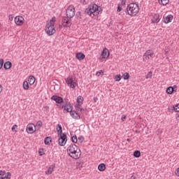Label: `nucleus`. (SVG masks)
I'll use <instances>...</instances> for the list:
<instances>
[{
  "instance_id": "1",
  "label": "nucleus",
  "mask_w": 179,
  "mask_h": 179,
  "mask_svg": "<svg viewBox=\"0 0 179 179\" xmlns=\"http://www.w3.org/2000/svg\"><path fill=\"white\" fill-rule=\"evenodd\" d=\"M100 12H101V8L96 3L88 6V8L85 9V13L88 14L89 16H91V17H93V16H98Z\"/></svg>"
},
{
  "instance_id": "2",
  "label": "nucleus",
  "mask_w": 179,
  "mask_h": 179,
  "mask_svg": "<svg viewBox=\"0 0 179 179\" xmlns=\"http://www.w3.org/2000/svg\"><path fill=\"white\" fill-rule=\"evenodd\" d=\"M61 108H64V114H66V113H70L72 118L74 120H80V115H79V113H78L76 111L72 110L73 106L71 105V103H66L65 106H62Z\"/></svg>"
},
{
  "instance_id": "3",
  "label": "nucleus",
  "mask_w": 179,
  "mask_h": 179,
  "mask_svg": "<svg viewBox=\"0 0 179 179\" xmlns=\"http://www.w3.org/2000/svg\"><path fill=\"white\" fill-rule=\"evenodd\" d=\"M127 12L129 16H135L139 12V6L136 3H131L127 6Z\"/></svg>"
},
{
  "instance_id": "4",
  "label": "nucleus",
  "mask_w": 179,
  "mask_h": 179,
  "mask_svg": "<svg viewBox=\"0 0 179 179\" xmlns=\"http://www.w3.org/2000/svg\"><path fill=\"white\" fill-rule=\"evenodd\" d=\"M54 24H55V17H52L50 22H48L45 26V31L48 36H52L55 34V28H54Z\"/></svg>"
},
{
  "instance_id": "5",
  "label": "nucleus",
  "mask_w": 179,
  "mask_h": 179,
  "mask_svg": "<svg viewBox=\"0 0 179 179\" xmlns=\"http://www.w3.org/2000/svg\"><path fill=\"white\" fill-rule=\"evenodd\" d=\"M51 100H53V101H55L57 104H62L63 103L62 106H66V103H71V102L68 101V100L62 99V97L57 96V95H53L51 97Z\"/></svg>"
},
{
  "instance_id": "6",
  "label": "nucleus",
  "mask_w": 179,
  "mask_h": 179,
  "mask_svg": "<svg viewBox=\"0 0 179 179\" xmlns=\"http://www.w3.org/2000/svg\"><path fill=\"white\" fill-rule=\"evenodd\" d=\"M66 15L68 19H72L75 16V7L73 6H69L66 10Z\"/></svg>"
},
{
  "instance_id": "7",
  "label": "nucleus",
  "mask_w": 179,
  "mask_h": 179,
  "mask_svg": "<svg viewBox=\"0 0 179 179\" xmlns=\"http://www.w3.org/2000/svg\"><path fill=\"white\" fill-rule=\"evenodd\" d=\"M70 157H72V159H78L80 157L82 152H80V149L77 148L74 150L73 151H71V152L68 154Z\"/></svg>"
},
{
  "instance_id": "8",
  "label": "nucleus",
  "mask_w": 179,
  "mask_h": 179,
  "mask_svg": "<svg viewBox=\"0 0 179 179\" xmlns=\"http://www.w3.org/2000/svg\"><path fill=\"white\" fill-rule=\"evenodd\" d=\"M66 83L67 84V86L71 87V89H75L76 86H78V84L76 82L73 81V78L69 76L67 78H65Z\"/></svg>"
},
{
  "instance_id": "9",
  "label": "nucleus",
  "mask_w": 179,
  "mask_h": 179,
  "mask_svg": "<svg viewBox=\"0 0 179 179\" xmlns=\"http://www.w3.org/2000/svg\"><path fill=\"white\" fill-rule=\"evenodd\" d=\"M154 55L155 54L153 53V51L151 50H148L143 55V61H148L149 59H152Z\"/></svg>"
},
{
  "instance_id": "10",
  "label": "nucleus",
  "mask_w": 179,
  "mask_h": 179,
  "mask_svg": "<svg viewBox=\"0 0 179 179\" xmlns=\"http://www.w3.org/2000/svg\"><path fill=\"white\" fill-rule=\"evenodd\" d=\"M68 139L66 138V134L63 133L62 135L59 136L58 139L59 146H65L66 145Z\"/></svg>"
},
{
  "instance_id": "11",
  "label": "nucleus",
  "mask_w": 179,
  "mask_h": 179,
  "mask_svg": "<svg viewBox=\"0 0 179 179\" xmlns=\"http://www.w3.org/2000/svg\"><path fill=\"white\" fill-rule=\"evenodd\" d=\"M62 24L64 27H71L72 22L69 18L64 17L62 20Z\"/></svg>"
},
{
  "instance_id": "12",
  "label": "nucleus",
  "mask_w": 179,
  "mask_h": 179,
  "mask_svg": "<svg viewBox=\"0 0 179 179\" xmlns=\"http://www.w3.org/2000/svg\"><path fill=\"white\" fill-rule=\"evenodd\" d=\"M0 179H10V172L0 171Z\"/></svg>"
},
{
  "instance_id": "13",
  "label": "nucleus",
  "mask_w": 179,
  "mask_h": 179,
  "mask_svg": "<svg viewBox=\"0 0 179 179\" xmlns=\"http://www.w3.org/2000/svg\"><path fill=\"white\" fill-rule=\"evenodd\" d=\"M24 22V18L22 16H17L15 17V23L17 26H22V24Z\"/></svg>"
},
{
  "instance_id": "14",
  "label": "nucleus",
  "mask_w": 179,
  "mask_h": 179,
  "mask_svg": "<svg viewBox=\"0 0 179 179\" xmlns=\"http://www.w3.org/2000/svg\"><path fill=\"white\" fill-rule=\"evenodd\" d=\"M27 132L28 134H34V132H36V129H34V124H29L27 126Z\"/></svg>"
},
{
  "instance_id": "15",
  "label": "nucleus",
  "mask_w": 179,
  "mask_h": 179,
  "mask_svg": "<svg viewBox=\"0 0 179 179\" xmlns=\"http://www.w3.org/2000/svg\"><path fill=\"white\" fill-rule=\"evenodd\" d=\"M177 91V85H174L173 87H169L166 89V93L168 94H173V93H174V92Z\"/></svg>"
},
{
  "instance_id": "16",
  "label": "nucleus",
  "mask_w": 179,
  "mask_h": 179,
  "mask_svg": "<svg viewBox=\"0 0 179 179\" xmlns=\"http://www.w3.org/2000/svg\"><path fill=\"white\" fill-rule=\"evenodd\" d=\"M78 145H76V144H71L68 148H67V153L69 155V153L72 152L73 151L76 150V149H78Z\"/></svg>"
},
{
  "instance_id": "17",
  "label": "nucleus",
  "mask_w": 179,
  "mask_h": 179,
  "mask_svg": "<svg viewBox=\"0 0 179 179\" xmlns=\"http://www.w3.org/2000/svg\"><path fill=\"white\" fill-rule=\"evenodd\" d=\"M101 55L103 59L108 58V57H110V52L108 51V49L105 48L103 50Z\"/></svg>"
},
{
  "instance_id": "18",
  "label": "nucleus",
  "mask_w": 179,
  "mask_h": 179,
  "mask_svg": "<svg viewBox=\"0 0 179 179\" xmlns=\"http://www.w3.org/2000/svg\"><path fill=\"white\" fill-rule=\"evenodd\" d=\"M160 15L159 14H155L152 17V23H159L160 22Z\"/></svg>"
},
{
  "instance_id": "19",
  "label": "nucleus",
  "mask_w": 179,
  "mask_h": 179,
  "mask_svg": "<svg viewBox=\"0 0 179 179\" xmlns=\"http://www.w3.org/2000/svg\"><path fill=\"white\" fill-rule=\"evenodd\" d=\"M173 15H169L166 17H164V23H171V20H173Z\"/></svg>"
},
{
  "instance_id": "20",
  "label": "nucleus",
  "mask_w": 179,
  "mask_h": 179,
  "mask_svg": "<svg viewBox=\"0 0 179 179\" xmlns=\"http://www.w3.org/2000/svg\"><path fill=\"white\" fill-rule=\"evenodd\" d=\"M76 57L77 58V59H78V61H82L84 58L86 57V56L82 52H78L76 55Z\"/></svg>"
},
{
  "instance_id": "21",
  "label": "nucleus",
  "mask_w": 179,
  "mask_h": 179,
  "mask_svg": "<svg viewBox=\"0 0 179 179\" xmlns=\"http://www.w3.org/2000/svg\"><path fill=\"white\" fill-rule=\"evenodd\" d=\"M34 82H36V78L33 76H30L28 79V83L30 85H34Z\"/></svg>"
},
{
  "instance_id": "22",
  "label": "nucleus",
  "mask_w": 179,
  "mask_h": 179,
  "mask_svg": "<svg viewBox=\"0 0 179 179\" xmlns=\"http://www.w3.org/2000/svg\"><path fill=\"white\" fill-rule=\"evenodd\" d=\"M4 69H10L12 68V63L10 62H6L3 64Z\"/></svg>"
},
{
  "instance_id": "23",
  "label": "nucleus",
  "mask_w": 179,
  "mask_h": 179,
  "mask_svg": "<svg viewBox=\"0 0 179 179\" xmlns=\"http://www.w3.org/2000/svg\"><path fill=\"white\" fill-rule=\"evenodd\" d=\"M76 167L78 170H82V169L83 167V162H82V161L77 162L76 164Z\"/></svg>"
},
{
  "instance_id": "24",
  "label": "nucleus",
  "mask_w": 179,
  "mask_h": 179,
  "mask_svg": "<svg viewBox=\"0 0 179 179\" xmlns=\"http://www.w3.org/2000/svg\"><path fill=\"white\" fill-rule=\"evenodd\" d=\"M158 2L160 5L166 6V5H168V3L170 2V0H158Z\"/></svg>"
},
{
  "instance_id": "25",
  "label": "nucleus",
  "mask_w": 179,
  "mask_h": 179,
  "mask_svg": "<svg viewBox=\"0 0 179 179\" xmlns=\"http://www.w3.org/2000/svg\"><path fill=\"white\" fill-rule=\"evenodd\" d=\"M57 130L59 136L62 135V134H64L62 133V126L59 124H57Z\"/></svg>"
},
{
  "instance_id": "26",
  "label": "nucleus",
  "mask_w": 179,
  "mask_h": 179,
  "mask_svg": "<svg viewBox=\"0 0 179 179\" xmlns=\"http://www.w3.org/2000/svg\"><path fill=\"white\" fill-rule=\"evenodd\" d=\"M98 170L99 171H104V170H106V164H100L99 166H98Z\"/></svg>"
},
{
  "instance_id": "27",
  "label": "nucleus",
  "mask_w": 179,
  "mask_h": 179,
  "mask_svg": "<svg viewBox=\"0 0 179 179\" xmlns=\"http://www.w3.org/2000/svg\"><path fill=\"white\" fill-rule=\"evenodd\" d=\"M52 171H54V166H50L48 169L45 171V174H52Z\"/></svg>"
},
{
  "instance_id": "28",
  "label": "nucleus",
  "mask_w": 179,
  "mask_h": 179,
  "mask_svg": "<svg viewBox=\"0 0 179 179\" xmlns=\"http://www.w3.org/2000/svg\"><path fill=\"white\" fill-rule=\"evenodd\" d=\"M50 142H52L51 137L48 136V137L45 138V139H44L45 145H50Z\"/></svg>"
},
{
  "instance_id": "29",
  "label": "nucleus",
  "mask_w": 179,
  "mask_h": 179,
  "mask_svg": "<svg viewBox=\"0 0 179 179\" xmlns=\"http://www.w3.org/2000/svg\"><path fill=\"white\" fill-rule=\"evenodd\" d=\"M22 86H23L24 90H29V82L24 81Z\"/></svg>"
},
{
  "instance_id": "30",
  "label": "nucleus",
  "mask_w": 179,
  "mask_h": 179,
  "mask_svg": "<svg viewBox=\"0 0 179 179\" xmlns=\"http://www.w3.org/2000/svg\"><path fill=\"white\" fill-rule=\"evenodd\" d=\"M134 157H136V158L141 157V151H139V150L134 151Z\"/></svg>"
},
{
  "instance_id": "31",
  "label": "nucleus",
  "mask_w": 179,
  "mask_h": 179,
  "mask_svg": "<svg viewBox=\"0 0 179 179\" xmlns=\"http://www.w3.org/2000/svg\"><path fill=\"white\" fill-rule=\"evenodd\" d=\"M123 79L124 80H128L129 79V73L126 72L123 74Z\"/></svg>"
},
{
  "instance_id": "32",
  "label": "nucleus",
  "mask_w": 179,
  "mask_h": 179,
  "mask_svg": "<svg viewBox=\"0 0 179 179\" xmlns=\"http://www.w3.org/2000/svg\"><path fill=\"white\" fill-rule=\"evenodd\" d=\"M122 78V76H121L120 74H117L115 76V82H120V80H121Z\"/></svg>"
},
{
  "instance_id": "33",
  "label": "nucleus",
  "mask_w": 179,
  "mask_h": 179,
  "mask_svg": "<svg viewBox=\"0 0 179 179\" xmlns=\"http://www.w3.org/2000/svg\"><path fill=\"white\" fill-rule=\"evenodd\" d=\"M83 96H78V97H77V103H78V104H80V103H83Z\"/></svg>"
},
{
  "instance_id": "34",
  "label": "nucleus",
  "mask_w": 179,
  "mask_h": 179,
  "mask_svg": "<svg viewBox=\"0 0 179 179\" xmlns=\"http://www.w3.org/2000/svg\"><path fill=\"white\" fill-rule=\"evenodd\" d=\"M71 142H73V143H78V137L76 136V135H74L71 137Z\"/></svg>"
},
{
  "instance_id": "35",
  "label": "nucleus",
  "mask_w": 179,
  "mask_h": 179,
  "mask_svg": "<svg viewBox=\"0 0 179 179\" xmlns=\"http://www.w3.org/2000/svg\"><path fill=\"white\" fill-rule=\"evenodd\" d=\"M152 75H153V73L152 71H149L146 75L145 78L150 79V78H152Z\"/></svg>"
},
{
  "instance_id": "36",
  "label": "nucleus",
  "mask_w": 179,
  "mask_h": 179,
  "mask_svg": "<svg viewBox=\"0 0 179 179\" xmlns=\"http://www.w3.org/2000/svg\"><path fill=\"white\" fill-rule=\"evenodd\" d=\"M173 110L176 113L179 112V104H176L175 106H173Z\"/></svg>"
},
{
  "instance_id": "37",
  "label": "nucleus",
  "mask_w": 179,
  "mask_h": 179,
  "mask_svg": "<svg viewBox=\"0 0 179 179\" xmlns=\"http://www.w3.org/2000/svg\"><path fill=\"white\" fill-rule=\"evenodd\" d=\"M78 142L80 143H82L83 142V141H85V137H83V136H80L78 138Z\"/></svg>"
},
{
  "instance_id": "38",
  "label": "nucleus",
  "mask_w": 179,
  "mask_h": 179,
  "mask_svg": "<svg viewBox=\"0 0 179 179\" xmlns=\"http://www.w3.org/2000/svg\"><path fill=\"white\" fill-rule=\"evenodd\" d=\"M36 125L37 127H39V128H41V127H43V122H41V120L38 121Z\"/></svg>"
},
{
  "instance_id": "39",
  "label": "nucleus",
  "mask_w": 179,
  "mask_h": 179,
  "mask_svg": "<svg viewBox=\"0 0 179 179\" xmlns=\"http://www.w3.org/2000/svg\"><path fill=\"white\" fill-rule=\"evenodd\" d=\"M75 107H76V110L77 111H79V110H80V103H77V104L75 106Z\"/></svg>"
},
{
  "instance_id": "40",
  "label": "nucleus",
  "mask_w": 179,
  "mask_h": 179,
  "mask_svg": "<svg viewBox=\"0 0 179 179\" xmlns=\"http://www.w3.org/2000/svg\"><path fill=\"white\" fill-rule=\"evenodd\" d=\"M104 72L103 71H97L96 73V76H100V75H103Z\"/></svg>"
},
{
  "instance_id": "41",
  "label": "nucleus",
  "mask_w": 179,
  "mask_h": 179,
  "mask_svg": "<svg viewBox=\"0 0 179 179\" xmlns=\"http://www.w3.org/2000/svg\"><path fill=\"white\" fill-rule=\"evenodd\" d=\"M16 128H17V124H14V125L12 127V131H13V132H17Z\"/></svg>"
},
{
  "instance_id": "42",
  "label": "nucleus",
  "mask_w": 179,
  "mask_h": 179,
  "mask_svg": "<svg viewBox=\"0 0 179 179\" xmlns=\"http://www.w3.org/2000/svg\"><path fill=\"white\" fill-rule=\"evenodd\" d=\"M2 66H3V60L0 59V69H2Z\"/></svg>"
},
{
  "instance_id": "43",
  "label": "nucleus",
  "mask_w": 179,
  "mask_h": 179,
  "mask_svg": "<svg viewBox=\"0 0 179 179\" xmlns=\"http://www.w3.org/2000/svg\"><path fill=\"white\" fill-rule=\"evenodd\" d=\"M80 3H83V5H87V0H80Z\"/></svg>"
},
{
  "instance_id": "44",
  "label": "nucleus",
  "mask_w": 179,
  "mask_h": 179,
  "mask_svg": "<svg viewBox=\"0 0 179 179\" xmlns=\"http://www.w3.org/2000/svg\"><path fill=\"white\" fill-rule=\"evenodd\" d=\"M121 120L124 122V121H125V120H127V116L125 115H122Z\"/></svg>"
},
{
  "instance_id": "45",
  "label": "nucleus",
  "mask_w": 179,
  "mask_h": 179,
  "mask_svg": "<svg viewBox=\"0 0 179 179\" xmlns=\"http://www.w3.org/2000/svg\"><path fill=\"white\" fill-rule=\"evenodd\" d=\"M126 2H127V0H122V1H121L122 6H124V5H125Z\"/></svg>"
},
{
  "instance_id": "46",
  "label": "nucleus",
  "mask_w": 179,
  "mask_h": 179,
  "mask_svg": "<svg viewBox=\"0 0 179 179\" xmlns=\"http://www.w3.org/2000/svg\"><path fill=\"white\" fill-rule=\"evenodd\" d=\"M175 174H176V176H177L178 177H179V168H178V169H176V172H175Z\"/></svg>"
},
{
  "instance_id": "47",
  "label": "nucleus",
  "mask_w": 179,
  "mask_h": 179,
  "mask_svg": "<svg viewBox=\"0 0 179 179\" xmlns=\"http://www.w3.org/2000/svg\"><path fill=\"white\" fill-rule=\"evenodd\" d=\"M38 153H39V156H43V155H44V152H43V150H40Z\"/></svg>"
},
{
  "instance_id": "48",
  "label": "nucleus",
  "mask_w": 179,
  "mask_h": 179,
  "mask_svg": "<svg viewBox=\"0 0 179 179\" xmlns=\"http://www.w3.org/2000/svg\"><path fill=\"white\" fill-rule=\"evenodd\" d=\"M122 10V8H121L120 6H118L117 12H121Z\"/></svg>"
},
{
  "instance_id": "49",
  "label": "nucleus",
  "mask_w": 179,
  "mask_h": 179,
  "mask_svg": "<svg viewBox=\"0 0 179 179\" xmlns=\"http://www.w3.org/2000/svg\"><path fill=\"white\" fill-rule=\"evenodd\" d=\"M79 111H80V113H85V108H80Z\"/></svg>"
},
{
  "instance_id": "50",
  "label": "nucleus",
  "mask_w": 179,
  "mask_h": 179,
  "mask_svg": "<svg viewBox=\"0 0 179 179\" xmlns=\"http://www.w3.org/2000/svg\"><path fill=\"white\" fill-rule=\"evenodd\" d=\"M13 20V17H12V15H9V20Z\"/></svg>"
},
{
  "instance_id": "51",
  "label": "nucleus",
  "mask_w": 179,
  "mask_h": 179,
  "mask_svg": "<svg viewBox=\"0 0 179 179\" xmlns=\"http://www.w3.org/2000/svg\"><path fill=\"white\" fill-rule=\"evenodd\" d=\"M136 177L135 176H131V179H136Z\"/></svg>"
},
{
  "instance_id": "52",
  "label": "nucleus",
  "mask_w": 179,
  "mask_h": 179,
  "mask_svg": "<svg viewBox=\"0 0 179 179\" xmlns=\"http://www.w3.org/2000/svg\"><path fill=\"white\" fill-rule=\"evenodd\" d=\"M2 92V85H0V93Z\"/></svg>"
},
{
  "instance_id": "53",
  "label": "nucleus",
  "mask_w": 179,
  "mask_h": 179,
  "mask_svg": "<svg viewBox=\"0 0 179 179\" xmlns=\"http://www.w3.org/2000/svg\"><path fill=\"white\" fill-rule=\"evenodd\" d=\"M127 142H131V139L127 138Z\"/></svg>"
}]
</instances>
